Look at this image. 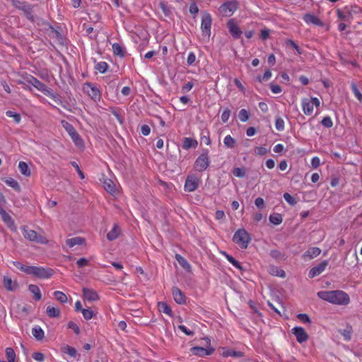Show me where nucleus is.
<instances>
[{"instance_id": "nucleus-1", "label": "nucleus", "mask_w": 362, "mask_h": 362, "mask_svg": "<svg viewBox=\"0 0 362 362\" xmlns=\"http://www.w3.org/2000/svg\"><path fill=\"white\" fill-rule=\"evenodd\" d=\"M317 296L322 300L331 304L346 306L350 303V297L342 290L320 291Z\"/></svg>"}, {"instance_id": "nucleus-2", "label": "nucleus", "mask_w": 362, "mask_h": 362, "mask_svg": "<svg viewBox=\"0 0 362 362\" xmlns=\"http://www.w3.org/2000/svg\"><path fill=\"white\" fill-rule=\"evenodd\" d=\"M23 237L31 242H35L39 244H47L48 240L41 234H38L35 230L30 229L27 226L21 228Z\"/></svg>"}, {"instance_id": "nucleus-3", "label": "nucleus", "mask_w": 362, "mask_h": 362, "mask_svg": "<svg viewBox=\"0 0 362 362\" xmlns=\"http://www.w3.org/2000/svg\"><path fill=\"white\" fill-rule=\"evenodd\" d=\"M24 79L26 83L32 85L37 90H40L45 95L49 96V97L54 96L52 89L48 88L45 83H43L42 82L39 81L35 76L30 75V74H27L26 76L24 78Z\"/></svg>"}, {"instance_id": "nucleus-4", "label": "nucleus", "mask_w": 362, "mask_h": 362, "mask_svg": "<svg viewBox=\"0 0 362 362\" xmlns=\"http://www.w3.org/2000/svg\"><path fill=\"white\" fill-rule=\"evenodd\" d=\"M233 240L241 249H246L251 241V237L246 230L240 228L234 233Z\"/></svg>"}, {"instance_id": "nucleus-5", "label": "nucleus", "mask_w": 362, "mask_h": 362, "mask_svg": "<svg viewBox=\"0 0 362 362\" xmlns=\"http://www.w3.org/2000/svg\"><path fill=\"white\" fill-rule=\"evenodd\" d=\"M321 105L320 100L315 97L303 98L301 100V106L303 113L305 115L310 116L313 115L314 107H319Z\"/></svg>"}, {"instance_id": "nucleus-6", "label": "nucleus", "mask_w": 362, "mask_h": 362, "mask_svg": "<svg viewBox=\"0 0 362 362\" xmlns=\"http://www.w3.org/2000/svg\"><path fill=\"white\" fill-rule=\"evenodd\" d=\"M54 274L50 268H45L40 266H30L28 269V275H32L38 279H47Z\"/></svg>"}, {"instance_id": "nucleus-7", "label": "nucleus", "mask_w": 362, "mask_h": 362, "mask_svg": "<svg viewBox=\"0 0 362 362\" xmlns=\"http://www.w3.org/2000/svg\"><path fill=\"white\" fill-rule=\"evenodd\" d=\"M238 6L236 0L225 1L218 8L219 14L223 17H230L238 10Z\"/></svg>"}, {"instance_id": "nucleus-8", "label": "nucleus", "mask_w": 362, "mask_h": 362, "mask_svg": "<svg viewBox=\"0 0 362 362\" xmlns=\"http://www.w3.org/2000/svg\"><path fill=\"white\" fill-rule=\"evenodd\" d=\"M211 24H212L211 15L206 11L202 12V22H201V30H202L203 37L205 38L207 41L209 40V37L211 35Z\"/></svg>"}, {"instance_id": "nucleus-9", "label": "nucleus", "mask_w": 362, "mask_h": 362, "mask_svg": "<svg viewBox=\"0 0 362 362\" xmlns=\"http://www.w3.org/2000/svg\"><path fill=\"white\" fill-rule=\"evenodd\" d=\"M204 340L209 346L206 348H203L201 346L192 347L190 351L193 355L204 357L206 356H209L214 354L215 349L211 346V339L209 337H205L204 338Z\"/></svg>"}, {"instance_id": "nucleus-10", "label": "nucleus", "mask_w": 362, "mask_h": 362, "mask_svg": "<svg viewBox=\"0 0 362 362\" xmlns=\"http://www.w3.org/2000/svg\"><path fill=\"white\" fill-rule=\"evenodd\" d=\"M201 182L200 177L194 174H191L187 176L184 189L187 192H194L198 187Z\"/></svg>"}, {"instance_id": "nucleus-11", "label": "nucleus", "mask_w": 362, "mask_h": 362, "mask_svg": "<svg viewBox=\"0 0 362 362\" xmlns=\"http://www.w3.org/2000/svg\"><path fill=\"white\" fill-rule=\"evenodd\" d=\"M83 90L95 102H99L101 99V92L95 84L87 82L83 85Z\"/></svg>"}, {"instance_id": "nucleus-12", "label": "nucleus", "mask_w": 362, "mask_h": 362, "mask_svg": "<svg viewBox=\"0 0 362 362\" xmlns=\"http://www.w3.org/2000/svg\"><path fill=\"white\" fill-rule=\"evenodd\" d=\"M62 125L66 130V132L69 134L72 141L76 145H80L82 143V139L80 135L78 134L74 126L70 124L69 122L62 120Z\"/></svg>"}, {"instance_id": "nucleus-13", "label": "nucleus", "mask_w": 362, "mask_h": 362, "mask_svg": "<svg viewBox=\"0 0 362 362\" xmlns=\"http://www.w3.org/2000/svg\"><path fill=\"white\" fill-rule=\"evenodd\" d=\"M209 165L208 152L202 153L195 160L194 169L198 172L204 171Z\"/></svg>"}, {"instance_id": "nucleus-14", "label": "nucleus", "mask_w": 362, "mask_h": 362, "mask_svg": "<svg viewBox=\"0 0 362 362\" xmlns=\"http://www.w3.org/2000/svg\"><path fill=\"white\" fill-rule=\"evenodd\" d=\"M227 28L231 35L235 39L239 38L243 33L235 19H230L227 22Z\"/></svg>"}, {"instance_id": "nucleus-15", "label": "nucleus", "mask_w": 362, "mask_h": 362, "mask_svg": "<svg viewBox=\"0 0 362 362\" xmlns=\"http://www.w3.org/2000/svg\"><path fill=\"white\" fill-rule=\"evenodd\" d=\"M292 333L295 335L298 343L302 344L308 339V335L301 327H295L292 329Z\"/></svg>"}, {"instance_id": "nucleus-16", "label": "nucleus", "mask_w": 362, "mask_h": 362, "mask_svg": "<svg viewBox=\"0 0 362 362\" xmlns=\"http://www.w3.org/2000/svg\"><path fill=\"white\" fill-rule=\"evenodd\" d=\"M328 265L327 260H323L317 266L313 267L309 271L308 276L310 278H314L320 274H321L326 269Z\"/></svg>"}, {"instance_id": "nucleus-17", "label": "nucleus", "mask_w": 362, "mask_h": 362, "mask_svg": "<svg viewBox=\"0 0 362 362\" xmlns=\"http://www.w3.org/2000/svg\"><path fill=\"white\" fill-rule=\"evenodd\" d=\"M303 20L308 25L313 24L321 27L324 25L323 22L319 18L310 13H305L303 16Z\"/></svg>"}, {"instance_id": "nucleus-18", "label": "nucleus", "mask_w": 362, "mask_h": 362, "mask_svg": "<svg viewBox=\"0 0 362 362\" xmlns=\"http://www.w3.org/2000/svg\"><path fill=\"white\" fill-rule=\"evenodd\" d=\"M82 291L84 298L88 301H96L99 300V296L95 290L88 288H83Z\"/></svg>"}, {"instance_id": "nucleus-19", "label": "nucleus", "mask_w": 362, "mask_h": 362, "mask_svg": "<svg viewBox=\"0 0 362 362\" xmlns=\"http://www.w3.org/2000/svg\"><path fill=\"white\" fill-rule=\"evenodd\" d=\"M172 293L175 301L180 304H185L186 303V298L184 293L177 287H173Z\"/></svg>"}, {"instance_id": "nucleus-20", "label": "nucleus", "mask_w": 362, "mask_h": 362, "mask_svg": "<svg viewBox=\"0 0 362 362\" xmlns=\"http://www.w3.org/2000/svg\"><path fill=\"white\" fill-rule=\"evenodd\" d=\"M321 253V250L319 247H310L308 250L302 255L304 260L312 259Z\"/></svg>"}, {"instance_id": "nucleus-21", "label": "nucleus", "mask_w": 362, "mask_h": 362, "mask_svg": "<svg viewBox=\"0 0 362 362\" xmlns=\"http://www.w3.org/2000/svg\"><path fill=\"white\" fill-rule=\"evenodd\" d=\"M4 223L11 230H16V226L12 217L5 211L0 214Z\"/></svg>"}, {"instance_id": "nucleus-22", "label": "nucleus", "mask_w": 362, "mask_h": 362, "mask_svg": "<svg viewBox=\"0 0 362 362\" xmlns=\"http://www.w3.org/2000/svg\"><path fill=\"white\" fill-rule=\"evenodd\" d=\"M4 286L7 291H14L18 288V284L16 281H13L9 277L4 276L3 280Z\"/></svg>"}, {"instance_id": "nucleus-23", "label": "nucleus", "mask_w": 362, "mask_h": 362, "mask_svg": "<svg viewBox=\"0 0 362 362\" xmlns=\"http://www.w3.org/2000/svg\"><path fill=\"white\" fill-rule=\"evenodd\" d=\"M121 233V229L117 224H115L111 230L107 234V238L110 241L116 240Z\"/></svg>"}, {"instance_id": "nucleus-24", "label": "nucleus", "mask_w": 362, "mask_h": 362, "mask_svg": "<svg viewBox=\"0 0 362 362\" xmlns=\"http://www.w3.org/2000/svg\"><path fill=\"white\" fill-rule=\"evenodd\" d=\"M85 243V239L81 237H74L69 238L66 240V244L69 247H73L75 245H81Z\"/></svg>"}, {"instance_id": "nucleus-25", "label": "nucleus", "mask_w": 362, "mask_h": 362, "mask_svg": "<svg viewBox=\"0 0 362 362\" xmlns=\"http://www.w3.org/2000/svg\"><path fill=\"white\" fill-rule=\"evenodd\" d=\"M221 355L223 357H225V358L229 357V356L234 357V358H240L243 356V352H241L240 351H235L233 349H224Z\"/></svg>"}, {"instance_id": "nucleus-26", "label": "nucleus", "mask_w": 362, "mask_h": 362, "mask_svg": "<svg viewBox=\"0 0 362 362\" xmlns=\"http://www.w3.org/2000/svg\"><path fill=\"white\" fill-rule=\"evenodd\" d=\"M28 290L33 293V298L36 301H39L42 298V294L40 288L37 285L30 284Z\"/></svg>"}, {"instance_id": "nucleus-27", "label": "nucleus", "mask_w": 362, "mask_h": 362, "mask_svg": "<svg viewBox=\"0 0 362 362\" xmlns=\"http://www.w3.org/2000/svg\"><path fill=\"white\" fill-rule=\"evenodd\" d=\"M112 48L113 54L115 55L118 56L121 58H123L125 56V49L119 43L112 44Z\"/></svg>"}, {"instance_id": "nucleus-28", "label": "nucleus", "mask_w": 362, "mask_h": 362, "mask_svg": "<svg viewBox=\"0 0 362 362\" xmlns=\"http://www.w3.org/2000/svg\"><path fill=\"white\" fill-rule=\"evenodd\" d=\"M221 253L226 257V259L231 264H233V266H234L235 268H237V269H238L240 270H243V267L241 266V264L238 260H236L234 257H233L232 256H230L226 252H224V251L221 252Z\"/></svg>"}, {"instance_id": "nucleus-29", "label": "nucleus", "mask_w": 362, "mask_h": 362, "mask_svg": "<svg viewBox=\"0 0 362 362\" xmlns=\"http://www.w3.org/2000/svg\"><path fill=\"white\" fill-rule=\"evenodd\" d=\"M32 334L37 340H42L45 337V332L39 325L33 327Z\"/></svg>"}, {"instance_id": "nucleus-30", "label": "nucleus", "mask_w": 362, "mask_h": 362, "mask_svg": "<svg viewBox=\"0 0 362 362\" xmlns=\"http://www.w3.org/2000/svg\"><path fill=\"white\" fill-rule=\"evenodd\" d=\"M103 187L105 189L112 194L116 191V185L110 179H105L103 181Z\"/></svg>"}, {"instance_id": "nucleus-31", "label": "nucleus", "mask_w": 362, "mask_h": 362, "mask_svg": "<svg viewBox=\"0 0 362 362\" xmlns=\"http://www.w3.org/2000/svg\"><path fill=\"white\" fill-rule=\"evenodd\" d=\"M197 146V141L193 139L185 137L182 141V148L184 149H189L190 148H195Z\"/></svg>"}, {"instance_id": "nucleus-32", "label": "nucleus", "mask_w": 362, "mask_h": 362, "mask_svg": "<svg viewBox=\"0 0 362 362\" xmlns=\"http://www.w3.org/2000/svg\"><path fill=\"white\" fill-rule=\"evenodd\" d=\"M269 274L273 276H279V277H281V278L286 277L285 272L283 269H281V268L276 267V266L270 267Z\"/></svg>"}, {"instance_id": "nucleus-33", "label": "nucleus", "mask_w": 362, "mask_h": 362, "mask_svg": "<svg viewBox=\"0 0 362 362\" xmlns=\"http://www.w3.org/2000/svg\"><path fill=\"white\" fill-rule=\"evenodd\" d=\"M4 182L8 185L9 187H11V188H13L15 191L19 192H21V186L20 185L18 184V182L14 180L13 178H11V177H9V178H6L5 180H4Z\"/></svg>"}, {"instance_id": "nucleus-34", "label": "nucleus", "mask_w": 362, "mask_h": 362, "mask_svg": "<svg viewBox=\"0 0 362 362\" xmlns=\"http://www.w3.org/2000/svg\"><path fill=\"white\" fill-rule=\"evenodd\" d=\"M46 313L49 317H58L61 315L60 310L53 306H47Z\"/></svg>"}, {"instance_id": "nucleus-35", "label": "nucleus", "mask_w": 362, "mask_h": 362, "mask_svg": "<svg viewBox=\"0 0 362 362\" xmlns=\"http://www.w3.org/2000/svg\"><path fill=\"white\" fill-rule=\"evenodd\" d=\"M18 169L21 173L25 177H30L31 175L30 170L28 164L24 161H20L18 163Z\"/></svg>"}, {"instance_id": "nucleus-36", "label": "nucleus", "mask_w": 362, "mask_h": 362, "mask_svg": "<svg viewBox=\"0 0 362 362\" xmlns=\"http://www.w3.org/2000/svg\"><path fill=\"white\" fill-rule=\"evenodd\" d=\"M160 312L163 313L169 316L172 315V310L170 307L165 302H160L158 305Z\"/></svg>"}, {"instance_id": "nucleus-37", "label": "nucleus", "mask_w": 362, "mask_h": 362, "mask_svg": "<svg viewBox=\"0 0 362 362\" xmlns=\"http://www.w3.org/2000/svg\"><path fill=\"white\" fill-rule=\"evenodd\" d=\"M269 221L274 225H279L282 223L283 218L280 214L274 213L269 216Z\"/></svg>"}, {"instance_id": "nucleus-38", "label": "nucleus", "mask_w": 362, "mask_h": 362, "mask_svg": "<svg viewBox=\"0 0 362 362\" xmlns=\"http://www.w3.org/2000/svg\"><path fill=\"white\" fill-rule=\"evenodd\" d=\"M175 259L178 262L180 266H182L185 269H190L191 266L187 261V259L183 257L182 255L179 254L175 255Z\"/></svg>"}, {"instance_id": "nucleus-39", "label": "nucleus", "mask_w": 362, "mask_h": 362, "mask_svg": "<svg viewBox=\"0 0 362 362\" xmlns=\"http://www.w3.org/2000/svg\"><path fill=\"white\" fill-rule=\"evenodd\" d=\"M224 145L228 148H233L235 147L236 141L230 135H227L223 139Z\"/></svg>"}, {"instance_id": "nucleus-40", "label": "nucleus", "mask_w": 362, "mask_h": 362, "mask_svg": "<svg viewBox=\"0 0 362 362\" xmlns=\"http://www.w3.org/2000/svg\"><path fill=\"white\" fill-rule=\"evenodd\" d=\"M54 298L61 303H66L68 300L66 295L59 291H54L53 293Z\"/></svg>"}, {"instance_id": "nucleus-41", "label": "nucleus", "mask_w": 362, "mask_h": 362, "mask_svg": "<svg viewBox=\"0 0 362 362\" xmlns=\"http://www.w3.org/2000/svg\"><path fill=\"white\" fill-rule=\"evenodd\" d=\"M62 351L64 354H68L71 358H75L77 354V351L75 348L66 345L62 348Z\"/></svg>"}, {"instance_id": "nucleus-42", "label": "nucleus", "mask_w": 362, "mask_h": 362, "mask_svg": "<svg viewBox=\"0 0 362 362\" xmlns=\"http://www.w3.org/2000/svg\"><path fill=\"white\" fill-rule=\"evenodd\" d=\"M6 356L8 360V362H13L16 361V353L13 349L11 347H8L6 349Z\"/></svg>"}, {"instance_id": "nucleus-43", "label": "nucleus", "mask_w": 362, "mask_h": 362, "mask_svg": "<svg viewBox=\"0 0 362 362\" xmlns=\"http://www.w3.org/2000/svg\"><path fill=\"white\" fill-rule=\"evenodd\" d=\"M233 174L237 177H244L246 175V169L245 168H234L233 170Z\"/></svg>"}, {"instance_id": "nucleus-44", "label": "nucleus", "mask_w": 362, "mask_h": 362, "mask_svg": "<svg viewBox=\"0 0 362 362\" xmlns=\"http://www.w3.org/2000/svg\"><path fill=\"white\" fill-rule=\"evenodd\" d=\"M238 118L242 122H247L250 118V113L245 109H242L238 112Z\"/></svg>"}, {"instance_id": "nucleus-45", "label": "nucleus", "mask_w": 362, "mask_h": 362, "mask_svg": "<svg viewBox=\"0 0 362 362\" xmlns=\"http://www.w3.org/2000/svg\"><path fill=\"white\" fill-rule=\"evenodd\" d=\"M271 257L276 260L284 259L285 255L278 250H272L270 252Z\"/></svg>"}, {"instance_id": "nucleus-46", "label": "nucleus", "mask_w": 362, "mask_h": 362, "mask_svg": "<svg viewBox=\"0 0 362 362\" xmlns=\"http://www.w3.org/2000/svg\"><path fill=\"white\" fill-rule=\"evenodd\" d=\"M351 89L356 97L360 102H362V93L358 89L357 86L354 83H351Z\"/></svg>"}, {"instance_id": "nucleus-47", "label": "nucleus", "mask_w": 362, "mask_h": 362, "mask_svg": "<svg viewBox=\"0 0 362 362\" xmlns=\"http://www.w3.org/2000/svg\"><path fill=\"white\" fill-rule=\"evenodd\" d=\"M6 115L7 117L13 118L14 122L16 124H18L21 122V117L20 114L14 112L11 110H8V111H6Z\"/></svg>"}, {"instance_id": "nucleus-48", "label": "nucleus", "mask_w": 362, "mask_h": 362, "mask_svg": "<svg viewBox=\"0 0 362 362\" xmlns=\"http://www.w3.org/2000/svg\"><path fill=\"white\" fill-rule=\"evenodd\" d=\"M108 67L109 66L105 62H100L95 66V69L101 74L105 73Z\"/></svg>"}, {"instance_id": "nucleus-49", "label": "nucleus", "mask_w": 362, "mask_h": 362, "mask_svg": "<svg viewBox=\"0 0 362 362\" xmlns=\"http://www.w3.org/2000/svg\"><path fill=\"white\" fill-rule=\"evenodd\" d=\"M12 264L17 269H20L21 271H22V272H25L26 274H28L30 266L24 265L18 261H13Z\"/></svg>"}, {"instance_id": "nucleus-50", "label": "nucleus", "mask_w": 362, "mask_h": 362, "mask_svg": "<svg viewBox=\"0 0 362 362\" xmlns=\"http://www.w3.org/2000/svg\"><path fill=\"white\" fill-rule=\"evenodd\" d=\"M285 44L287 46L292 47L298 52V54H302V52H301L299 46L293 40L287 39L285 41Z\"/></svg>"}, {"instance_id": "nucleus-51", "label": "nucleus", "mask_w": 362, "mask_h": 362, "mask_svg": "<svg viewBox=\"0 0 362 362\" xmlns=\"http://www.w3.org/2000/svg\"><path fill=\"white\" fill-rule=\"evenodd\" d=\"M272 76V74L271 71L268 69V70L265 71V72L264 73L262 76H257L256 78V79L259 83H262V81H267L269 79H270Z\"/></svg>"}, {"instance_id": "nucleus-52", "label": "nucleus", "mask_w": 362, "mask_h": 362, "mask_svg": "<svg viewBox=\"0 0 362 362\" xmlns=\"http://www.w3.org/2000/svg\"><path fill=\"white\" fill-rule=\"evenodd\" d=\"M275 127L278 131H283L284 129V121L280 117H277L275 119Z\"/></svg>"}, {"instance_id": "nucleus-53", "label": "nucleus", "mask_w": 362, "mask_h": 362, "mask_svg": "<svg viewBox=\"0 0 362 362\" xmlns=\"http://www.w3.org/2000/svg\"><path fill=\"white\" fill-rule=\"evenodd\" d=\"M81 313H82L84 319H86V320H89L92 319L93 317V312L90 308H87V309L84 308L83 310H81Z\"/></svg>"}, {"instance_id": "nucleus-54", "label": "nucleus", "mask_w": 362, "mask_h": 362, "mask_svg": "<svg viewBox=\"0 0 362 362\" xmlns=\"http://www.w3.org/2000/svg\"><path fill=\"white\" fill-rule=\"evenodd\" d=\"M321 123L324 127L327 128H330L333 126V122L329 116L325 117Z\"/></svg>"}, {"instance_id": "nucleus-55", "label": "nucleus", "mask_w": 362, "mask_h": 362, "mask_svg": "<svg viewBox=\"0 0 362 362\" xmlns=\"http://www.w3.org/2000/svg\"><path fill=\"white\" fill-rule=\"evenodd\" d=\"M230 114H231V111L229 109H225L221 116V121L223 123L227 122L229 119Z\"/></svg>"}, {"instance_id": "nucleus-56", "label": "nucleus", "mask_w": 362, "mask_h": 362, "mask_svg": "<svg viewBox=\"0 0 362 362\" xmlns=\"http://www.w3.org/2000/svg\"><path fill=\"white\" fill-rule=\"evenodd\" d=\"M178 329L185 333L187 336H193L194 334V332L187 329L185 325H178Z\"/></svg>"}, {"instance_id": "nucleus-57", "label": "nucleus", "mask_w": 362, "mask_h": 362, "mask_svg": "<svg viewBox=\"0 0 362 362\" xmlns=\"http://www.w3.org/2000/svg\"><path fill=\"white\" fill-rule=\"evenodd\" d=\"M268 149L264 146H257L255 148V153L259 156H264L267 154Z\"/></svg>"}, {"instance_id": "nucleus-58", "label": "nucleus", "mask_w": 362, "mask_h": 362, "mask_svg": "<svg viewBox=\"0 0 362 362\" xmlns=\"http://www.w3.org/2000/svg\"><path fill=\"white\" fill-rule=\"evenodd\" d=\"M271 91L274 94H279L281 93L282 88L279 85L271 83L270 84Z\"/></svg>"}, {"instance_id": "nucleus-59", "label": "nucleus", "mask_w": 362, "mask_h": 362, "mask_svg": "<svg viewBox=\"0 0 362 362\" xmlns=\"http://www.w3.org/2000/svg\"><path fill=\"white\" fill-rule=\"evenodd\" d=\"M284 198L291 205H295L296 204V199L288 193H285Z\"/></svg>"}, {"instance_id": "nucleus-60", "label": "nucleus", "mask_w": 362, "mask_h": 362, "mask_svg": "<svg viewBox=\"0 0 362 362\" xmlns=\"http://www.w3.org/2000/svg\"><path fill=\"white\" fill-rule=\"evenodd\" d=\"M33 358L37 362H42L45 359V356L40 352H35L33 354Z\"/></svg>"}, {"instance_id": "nucleus-61", "label": "nucleus", "mask_w": 362, "mask_h": 362, "mask_svg": "<svg viewBox=\"0 0 362 362\" xmlns=\"http://www.w3.org/2000/svg\"><path fill=\"white\" fill-rule=\"evenodd\" d=\"M196 60V55L194 52H190L188 54L187 58V65L190 66L192 65Z\"/></svg>"}, {"instance_id": "nucleus-62", "label": "nucleus", "mask_w": 362, "mask_h": 362, "mask_svg": "<svg viewBox=\"0 0 362 362\" xmlns=\"http://www.w3.org/2000/svg\"><path fill=\"white\" fill-rule=\"evenodd\" d=\"M68 327L69 329H73V331L76 334H78L80 333V328L74 322L70 321L68 323Z\"/></svg>"}, {"instance_id": "nucleus-63", "label": "nucleus", "mask_w": 362, "mask_h": 362, "mask_svg": "<svg viewBox=\"0 0 362 362\" xmlns=\"http://www.w3.org/2000/svg\"><path fill=\"white\" fill-rule=\"evenodd\" d=\"M194 86V83L192 81H189L182 86V91L183 93L189 92Z\"/></svg>"}, {"instance_id": "nucleus-64", "label": "nucleus", "mask_w": 362, "mask_h": 362, "mask_svg": "<svg viewBox=\"0 0 362 362\" xmlns=\"http://www.w3.org/2000/svg\"><path fill=\"white\" fill-rule=\"evenodd\" d=\"M141 132L144 136H148L151 132V128L147 124H143L141 127Z\"/></svg>"}]
</instances>
